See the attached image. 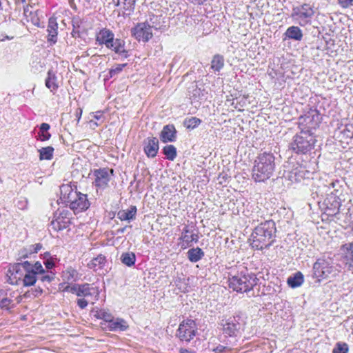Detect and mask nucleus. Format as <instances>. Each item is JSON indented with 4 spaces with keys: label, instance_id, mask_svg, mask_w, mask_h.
Returning <instances> with one entry per match:
<instances>
[{
    "label": "nucleus",
    "instance_id": "nucleus-12",
    "mask_svg": "<svg viewBox=\"0 0 353 353\" xmlns=\"http://www.w3.org/2000/svg\"><path fill=\"white\" fill-rule=\"evenodd\" d=\"M113 170L107 168H100L95 170L93 172L94 180L93 181L94 185L97 189L104 190L108 185V183L113 175Z\"/></svg>",
    "mask_w": 353,
    "mask_h": 353
},
{
    "label": "nucleus",
    "instance_id": "nucleus-30",
    "mask_svg": "<svg viewBox=\"0 0 353 353\" xmlns=\"http://www.w3.org/2000/svg\"><path fill=\"white\" fill-rule=\"evenodd\" d=\"M61 277L65 282H74L78 279V273L74 268L70 267L63 271Z\"/></svg>",
    "mask_w": 353,
    "mask_h": 353
},
{
    "label": "nucleus",
    "instance_id": "nucleus-27",
    "mask_svg": "<svg viewBox=\"0 0 353 353\" xmlns=\"http://www.w3.org/2000/svg\"><path fill=\"white\" fill-rule=\"evenodd\" d=\"M23 270H29L30 272H34L35 275L39 276L40 274L45 273V270L39 262H36L34 264H31L28 261L22 263Z\"/></svg>",
    "mask_w": 353,
    "mask_h": 353
},
{
    "label": "nucleus",
    "instance_id": "nucleus-46",
    "mask_svg": "<svg viewBox=\"0 0 353 353\" xmlns=\"http://www.w3.org/2000/svg\"><path fill=\"white\" fill-rule=\"evenodd\" d=\"M54 276L52 272H48L46 274L45 273L40 274L39 276H38V279H41L43 282H50L54 279Z\"/></svg>",
    "mask_w": 353,
    "mask_h": 353
},
{
    "label": "nucleus",
    "instance_id": "nucleus-4",
    "mask_svg": "<svg viewBox=\"0 0 353 353\" xmlns=\"http://www.w3.org/2000/svg\"><path fill=\"white\" fill-rule=\"evenodd\" d=\"M229 288L237 292H249L256 285L257 278L248 270L229 277Z\"/></svg>",
    "mask_w": 353,
    "mask_h": 353
},
{
    "label": "nucleus",
    "instance_id": "nucleus-47",
    "mask_svg": "<svg viewBox=\"0 0 353 353\" xmlns=\"http://www.w3.org/2000/svg\"><path fill=\"white\" fill-rule=\"evenodd\" d=\"M88 301H89L88 299H85L84 298H81V299H77V305L81 309H84L87 307V305L88 304Z\"/></svg>",
    "mask_w": 353,
    "mask_h": 353
},
{
    "label": "nucleus",
    "instance_id": "nucleus-42",
    "mask_svg": "<svg viewBox=\"0 0 353 353\" xmlns=\"http://www.w3.org/2000/svg\"><path fill=\"white\" fill-rule=\"evenodd\" d=\"M340 134L341 136L345 139H352L353 138V127L352 125H346L345 127L340 131Z\"/></svg>",
    "mask_w": 353,
    "mask_h": 353
},
{
    "label": "nucleus",
    "instance_id": "nucleus-11",
    "mask_svg": "<svg viewBox=\"0 0 353 353\" xmlns=\"http://www.w3.org/2000/svg\"><path fill=\"white\" fill-rule=\"evenodd\" d=\"M338 190H336V193L331 191L323 202L325 213L328 216H335L339 212L341 199L336 194Z\"/></svg>",
    "mask_w": 353,
    "mask_h": 353
},
{
    "label": "nucleus",
    "instance_id": "nucleus-5",
    "mask_svg": "<svg viewBox=\"0 0 353 353\" xmlns=\"http://www.w3.org/2000/svg\"><path fill=\"white\" fill-rule=\"evenodd\" d=\"M315 142L316 139L313 132L302 130L294 137L292 147L297 153L305 154L314 148Z\"/></svg>",
    "mask_w": 353,
    "mask_h": 353
},
{
    "label": "nucleus",
    "instance_id": "nucleus-61",
    "mask_svg": "<svg viewBox=\"0 0 353 353\" xmlns=\"http://www.w3.org/2000/svg\"><path fill=\"white\" fill-rule=\"evenodd\" d=\"M81 115H82V110L79 109L77 112V117L78 121L80 120Z\"/></svg>",
    "mask_w": 353,
    "mask_h": 353
},
{
    "label": "nucleus",
    "instance_id": "nucleus-37",
    "mask_svg": "<svg viewBox=\"0 0 353 353\" xmlns=\"http://www.w3.org/2000/svg\"><path fill=\"white\" fill-rule=\"evenodd\" d=\"M114 52L124 58H126L128 56V52L125 49L124 41L119 39H116V48Z\"/></svg>",
    "mask_w": 353,
    "mask_h": 353
},
{
    "label": "nucleus",
    "instance_id": "nucleus-41",
    "mask_svg": "<svg viewBox=\"0 0 353 353\" xmlns=\"http://www.w3.org/2000/svg\"><path fill=\"white\" fill-rule=\"evenodd\" d=\"M96 316L98 319L104 320L105 321L108 323V324L113 319L112 314L108 311H106L105 310H101L97 312Z\"/></svg>",
    "mask_w": 353,
    "mask_h": 353
},
{
    "label": "nucleus",
    "instance_id": "nucleus-38",
    "mask_svg": "<svg viewBox=\"0 0 353 353\" xmlns=\"http://www.w3.org/2000/svg\"><path fill=\"white\" fill-rule=\"evenodd\" d=\"M201 123V120L197 117H190L185 119L184 125L190 130H193L199 126Z\"/></svg>",
    "mask_w": 353,
    "mask_h": 353
},
{
    "label": "nucleus",
    "instance_id": "nucleus-6",
    "mask_svg": "<svg viewBox=\"0 0 353 353\" xmlns=\"http://www.w3.org/2000/svg\"><path fill=\"white\" fill-rule=\"evenodd\" d=\"M314 13L313 6L310 3H303L292 8L291 17L299 26H305L311 23Z\"/></svg>",
    "mask_w": 353,
    "mask_h": 353
},
{
    "label": "nucleus",
    "instance_id": "nucleus-26",
    "mask_svg": "<svg viewBox=\"0 0 353 353\" xmlns=\"http://www.w3.org/2000/svg\"><path fill=\"white\" fill-rule=\"evenodd\" d=\"M106 263L105 257L102 254H99L97 257L92 259L88 263V267L94 271H97L103 268Z\"/></svg>",
    "mask_w": 353,
    "mask_h": 353
},
{
    "label": "nucleus",
    "instance_id": "nucleus-60",
    "mask_svg": "<svg viewBox=\"0 0 353 353\" xmlns=\"http://www.w3.org/2000/svg\"><path fill=\"white\" fill-rule=\"evenodd\" d=\"M179 352L180 353H194V352H192V350H189L186 348H181L179 350Z\"/></svg>",
    "mask_w": 353,
    "mask_h": 353
},
{
    "label": "nucleus",
    "instance_id": "nucleus-20",
    "mask_svg": "<svg viewBox=\"0 0 353 353\" xmlns=\"http://www.w3.org/2000/svg\"><path fill=\"white\" fill-rule=\"evenodd\" d=\"M341 252L349 268H353V242L347 243L341 245Z\"/></svg>",
    "mask_w": 353,
    "mask_h": 353
},
{
    "label": "nucleus",
    "instance_id": "nucleus-8",
    "mask_svg": "<svg viewBox=\"0 0 353 353\" xmlns=\"http://www.w3.org/2000/svg\"><path fill=\"white\" fill-rule=\"evenodd\" d=\"M63 291L70 292L77 296L87 299L94 296V301L98 300L99 295L98 288L93 287L89 283L74 284L72 286L67 285Z\"/></svg>",
    "mask_w": 353,
    "mask_h": 353
},
{
    "label": "nucleus",
    "instance_id": "nucleus-64",
    "mask_svg": "<svg viewBox=\"0 0 353 353\" xmlns=\"http://www.w3.org/2000/svg\"><path fill=\"white\" fill-rule=\"evenodd\" d=\"M94 125H96V126L98 125L97 123H96V122L94 123Z\"/></svg>",
    "mask_w": 353,
    "mask_h": 353
},
{
    "label": "nucleus",
    "instance_id": "nucleus-34",
    "mask_svg": "<svg viewBox=\"0 0 353 353\" xmlns=\"http://www.w3.org/2000/svg\"><path fill=\"white\" fill-rule=\"evenodd\" d=\"M54 148L51 146L39 150L40 160H50L53 157Z\"/></svg>",
    "mask_w": 353,
    "mask_h": 353
},
{
    "label": "nucleus",
    "instance_id": "nucleus-45",
    "mask_svg": "<svg viewBox=\"0 0 353 353\" xmlns=\"http://www.w3.org/2000/svg\"><path fill=\"white\" fill-rule=\"evenodd\" d=\"M125 65L126 64H117L114 68L110 70L109 73L110 77H112L115 74L121 72Z\"/></svg>",
    "mask_w": 353,
    "mask_h": 353
},
{
    "label": "nucleus",
    "instance_id": "nucleus-62",
    "mask_svg": "<svg viewBox=\"0 0 353 353\" xmlns=\"http://www.w3.org/2000/svg\"><path fill=\"white\" fill-rule=\"evenodd\" d=\"M20 203H21V205H19V208L21 209L25 208L27 205V202L26 201H21V202H20Z\"/></svg>",
    "mask_w": 353,
    "mask_h": 353
},
{
    "label": "nucleus",
    "instance_id": "nucleus-44",
    "mask_svg": "<svg viewBox=\"0 0 353 353\" xmlns=\"http://www.w3.org/2000/svg\"><path fill=\"white\" fill-rule=\"evenodd\" d=\"M32 254L29 246L22 248L19 252L20 259L29 258Z\"/></svg>",
    "mask_w": 353,
    "mask_h": 353
},
{
    "label": "nucleus",
    "instance_id": "nucleus-28",
    "mask_svg": "<svg viewBox=\"0 0 353 353\" xmlns=\"http://www.w3.org/2000/svg\"><path fill=\"white\" fill-rule=\"evenodd\" d=\"M23 270L24 272H23V277L21 279L23 285L24 286L33 285L38 279V276L35 275L34 272H30L29 270Z\"/></svg>",
    "mask_w": 353,
    "mask_h": 353
},
{
    "label": "nucleus",
    "instance_id": "nucleus-10",
    "mask_svg": "<svg viewBox=\"0 0 353 353\" xmlns=\"http://www.w3.org/2000/svg\"><path fill=\"white\" fill-rule=\"evenodd\" d=\"M196 330L194 321L187 319L180 323L177 336L181 341L189 342L195 336Z\"/></svg>",
    "mask_w": 353,
    "mask_h": 353
},
{
    "label": "nucleus",
    "instance_id": "nucleus-2",
    "mask_svg": "<svg viewBox=\"0 0 353 353\" xmlns=\"http://www.w3.org/2000/svg\"><path fill=\"white\" fill-rule=\"evenodd\" d=\"M275 169V157L272 153L259 154L254 162L252 177L256 182L270 179Z\"/></svg>",
    "mask_w": 353,
    "mask_h": 353
},
{
    "label": "nucleus",
    "instance_id": "nucleus-24",
    "mask_svg": "<svg viewBox=\"0 0 353 353\" xmlns=\"http://www.w3.org/2000/svg\"><path fill=\"white\" fill-rule=\"evenodd\" d=\"M108 327L112 331H125L128 327L127 322L122 319H112L110 323L108 324Z\"/></svg>",
    "mask_w": 353,
    "mask_h": 353
},
{
    "label": "nucleus",
    "instance_id": "nucleus-56",
    "mask_svg": "<svg viewBox=\"0 0 353 353\" xmlns=\"http://www.w3.org/2000/svg\"><path fill=\"white\" fill-rule=\"evenodd\" d=\"M45 265L47 269L50 270L54 266V263L52 260H47L45 262Z\"/></svg>",
    "mask_w": 353,
    "mask_h": 353
},
{
    "label": "nucleus",
    "instance_id": "nucleus-19",
    "mask_svg": "<svg viewBox=\"0 0 353 353\" xmlns=\"http://www.w3.org/2000/svg\"><path fill=\"white\" fill-rule=\"evenodd\" d=\"M161 141L163 143L174 142L176 139V130L174 125H166L160 134Z\"/></svg>",
    "mask_w": 353,
    "mask_h": 353
},
{
    "label": "nucleus",
    "instance_id": "nucleus-16",
    "mask_svg": "<svg viewBox=\"0 0 353 353\" xmlns=\"http://www.w3.org/2000/svg\"><path fill=\"white\" fill-rule=\"evenodd\" d=\"M152 28L151 26L147 23H139L133 29V34L137 40L146 42L152 37Z\"/></svg>",
    "mask_w": 353,
    "mask_h": 353
},
{
    "label": "nucleus",
    "instance_id": "nucleus-53",
    "mask_svg": "<svg viewBox=\"0 0 353 353\" xmlns=\"http://www.w3.org/2000/svg\"><path fill=\"white\" fill-rule=\"evenodd\" d=\"M10 303H11L10 299H9L8 298H4L1 301V306L2 307H8Z\"/></svg>",
    "mask_w": 353,
    "mask_h": 353
},
{
    "label": "nucleus",
    "instance_id": "nucleus-1",
    "mask_svg": "<svg viewBox=\"0 0 353 353\" xmlns=\"http://www.w3.org/2000/svg\"><path fill=\"white\" fill-rule=\"evenodd\" d=\"M276 233L273 221H266L257 225L251 234V245L256 250H263L272 245Z\"/></svg>",
    "mask_w": 353,
    "mask_h": 353
},
{
    "label": "nucleus",
    "instance_id": "nucleus-13",
    "mask_svg": "<svg viewBox=\"0 0 353 353\" xmlns=\"http://www.w3.org/2000/svg\"><path fill=\"white\" fill-rule=\"evenodd\" d=\"M71 212L67 209H59L54 214V219L52 221L51 225L55 230L65 229L70 224Z\"/></svg>",
    "mask_w": 353,
    "mask_h": 353
},
{
    "label": "nucleus",
    "instance_id": "nucleus-35",
    "mask_svg": "<svg viewBox=\"0 0 353 353\" xmlns=\"http://www.w3.org/2000/svg\"><path fill=\"white\" fill-rule=\"evenodd\" d=\"M121 260L123 264L130 267L134 264L136 256L133 252H125L122 254Z\"/></svg>",
    "mask_w": 353,
    "mask_h": 353
},
{
    "label": "nucleus",
    "instance_id": "nucleus-43",
    "mask_svg": "<svg viewBox=\"0 0 353 353\" xmlns=\"http://www.w3.org/2000/svg\"><path fill=\"white\" fill-rule=\"evenodd\" d=\"M348 346L345 343H337L333 349V353H347Z\"/></svg>",
    "mask_w": 353,
    "mask_h": 353
},
{
    "label": "nucleus",
    "instance_id": "nucleus-25",
    "mask_svg": "<svg viewBox=\"0 0 353 353\" xmlns=\"http://www.w3.org/2000/svg\"><path fill=\"white\" fill-rule=\"evenodd\" d=\"M285 36L290 39L301 41L303 38V32L298 26H293L286 30Z\"/></svg>",
    "mask_w": 353,
    "mask_h": 353
},
{
    "label": "nucleus",
    "instance_id": "nucleus-54",
    "mask_svg": "<svg viewBox=\"0 0 353 353\" xmlns=\"http://www.w3.org/2000/svg\"><path fill=\"white\" fill-rule=\"evenodd\" d=\"M93 117L97 120H100L103 117V112L101 111H97L96 112L92 113Z\"/></svg>",
    "mask_w": 353,
    "mask_h": 353
},
{
    "label": "nucleus",
    "instance_id": "nucleus-63",
    "mask_svg": "<svg viewBox=\"0 0 353 353\" xmlns=\"http://www.w3.org/2000/svg\"><path fill=\"white\" fill-rule=\"evenodd\" d=\"M330 185H332V188H334V185H335V183L332 182V183H330Z\"/></svg>",
    "mask_w": 353,
    "mask_h": 353
},
{
    "label": "nucleus",
    "instance_id": "nucleus-33",
    "mask_svg": "<svg viewBox=\"0 0 353 353\" xmlns=\"http://www.w3.org/2000/svg\"><path fill=\"white\" fill-rule=\"evenodd\" d=\"M224 65V58L222 55L216 54L211 61V68L214 72H219Z\"/></svg>",
    "mask_w": 353,
    "mask_h": 353
},
{
    "label": "nucleus",
    "instance_id": "nucleus-14",
    "mask_svg": "<svg viewBox=\"0 0 353 353\" xmlns=\"http://www.w3.org/2000/svg\"><path fill=\"white\" fill-rule=\"evenodd\" d=\"M179 241L181 248L184 250L191 247L193 243H196L199 241V235L193 227L185 225L182 230Z\"/></svg>",
    "mask_w": 353,
    "mask_h": 353
},
{
    "label": "nucleus",
    "instance_id": "nucleus-15",
    "mask_svg": "<svg viewBox=\"0 0 353 353\" xmlns=\"http://www.w3.org/2000/svg\"><path fill=\"white\" fill-rule=\"evenodd\" d=\"M239 321V316H232L225 321L223 320L221 325L223 333L230 336H236L242 329V325Z\"/></svg>",
    "mask_w": 353,
    "mask_h": 353
},
{
    "label": "nucleus",
    "instance_id": "nucleus-57",
    "mask_svg": "<svg viewBox=\"0 0 353 353\" xmlns=\"http://www.w3.org/2000/svg\"><path fill=\"white\" fill-rule=\"evenodd\" d=\"M347 219L349 223L352 225V230H353V211L349 212Z\"/></svg>",
    "mask_w": 353,
    "mask_h": 353
},
{
    "label": "nucleus",
    "instance_id": "nucleus-31",
    "mask_svg": "<svg viewBox=\"0 0 353 353\" xmlns=\"http://www.w3.org/2000/svg\"><path fill=\"white\" fill-rule=\"evenodd\" d=\"M188 258L192 263H196L204 256L203 251L199 248H192L188 252Z\"/></svg>",
    "mask_w": 353,
    "mask_h": 353
},
{
    "label": "nucleus",
    "instance_id": "nucleus-51",
    "mask_svg": "<svg viewBox=\"0 0 353 353\" xmlns=\"http://www.w3.org/2000/svg\"><path fill=\"white\" fill-rule=\"evenodd\" d=\"M212 350L215 352H228L229 348L226 346L219 345L216 347L212 348Z\"/></svg>",
    "mask_w": 353,
    "mask_h": 353
},
{
    "label": "nucleus",
    "instance_id": "nucleus-49",
    "mask_svg": "<svg viewBox=\"0 0 353 353\" xmlns=\"http://www.w3.org/2000/svg\"><path fill=\"white\" fill-rule=\"evenodd\" d=\"M39 136L41 141H45L50 138L51 134L48 132L40 131L39 133Z\"/></svg>",
    "mask_w": 353,
    "mask_h": 353
},
{
    "label": "nucleus",
    "instance_id": "nucleus-22",
    "mask_svg": "<svg viewBox=\"0 0 353 353\" xmlns=\"http://www.w3.org/2000/svg\"><path fill=\"white\" fill-rule=\"evenodd\" d=\"M57 29L58 24L56 19L54 18H50L47 30L48 32V41L52 44H54L57 42Z\"/></svg>",
    "mask_w": 353,
    "mask_h": 353
},
{
    "label": "nucleus",
    "instance_id": "nucleus-39",
    "mask_svg": "<svg viewBox=\"0 0 353 353\" xmlns=\"http://www.w3.org/2000/svg\"><path fill=\"white\" fill-rule=\"evenodd\" d=\"M113 3L116 6H119L123 5V8L125 10H130L133 8V6L134 4V0H112Z\"/></svg>",
    "mask_w": 353,
    "mask_h": 353
},
{
    "label": "nucleus",
    "instance_id": "nucleus-21",
    "mask_svg": "<svg viewBox=\"0 0 353 353\" xmlns=\"http://www.w3.org/2000/svg\"><path fill=\"white\" fill-rule=\"evenodd\" d=\"M114 39V33L109 29L103 28L97 34L96 40L99 44H104L105 46H108V44L112 42Z\"/></svg>",
    "mask_w": 353,
    "mask_h": 353
},
{
    "label": "nucleus",
    "instance_id": "nucleus-29",
    "mask_svg": "<svg viewBox=\"0 0 353 353\" xmlns=\"http://www.w3.org/2000/svg\"><path fill=\"white\" fill-rule=\"evenodd\" d=\"M304 279L303 275L301 272H298L293 276L288 277L287 283L289 286L292 288H295L301 286L303 283Z\"/></svg>",
    "mask_w": 353,
    "mask_h": 353
},
{
    "label": "nucleus",
    "instance_id": "nucleus-3",
    "mask_svg": "<svg viewBox=\"0 0 353 353\" xmlns=\"http://www.w3.org/2000/svg\"><path fill=\"white\" fill-rule=\"evenodd\" d=\"M60 199L70 206L74 213L87 210L90 206L87 195L74 190L71 185L63 184L60 187Z\"/></svg>",
    "mask_w": 353,
    "mask_h": 353
},
{
    "label": "nucleus",
    "instance_id": "nucleus-23",
    "mask_svg": "<svg viewBox=\"0 0 353 353\" xmlns=\"http://www.w3.org/2000/svg\"><path fill=\"white\" fill-rule=\"evenodd\" d=\"M137 214V208L134 205L130 206L127 210H122L118 212L117 218L121 221H130L134 220Z\"/></svg>",
    "mask_w": 353,
    "mask_h": 353
},
{
    "label": "nucleus",
    "instance_id": "nucleus-58",
    "mask_svg": "<svg viewBox=\"0 0 353 353\" xmlns=\"http://www.w3.org/2000/svg\"><path fill=\"white\" fill-rule=\"evenodd\" d=\"M108 48L111 49L114 52L116 48V39H114L112 40V42H110V44H108V46H106Z\"/></svg>",
    "mask_w": 353,
    "mask_h": 353
},
{
    "label": "nucleus",
    "instance_id": "nucleus-50",
    "mask_svg": "<svg viewBox=\"0 0 353 353\" xmlns=\"http://www.w3.org/2000/svg\"><path fill=\"white\" fill-rule=\"evenodd\" d=\"M353 0H339V4L343 8H347L352 5Z\"/></svg>",
    "mask_w": 353,
    "mask_h": 353
},
{
    "label": "nucleus",
    "instance_id": "nucleus-7",
    "mask_svg": "<svg viewBox=\"0 0 353 353\" xmlns=\"http://www.w3.org/2000/svg\"><path fill=\"white\" fill-rule=\"evenodd\" d=\"M314 276L319 279H325L337 274V270L331 262L325 259H319L313 265Z\"/></svg>",
    "mask_w": 353,
    "mask_h": 353
},
{
    "label": "nucleus",
    "instance_id": "nucleus-59",
    "mask_svg": "<svg viewBox=\"0 0 353 353\" xmlns=\"http://www.w3.org/2000/svg\"><path fill=\"white\" fill-rule=\"evenodd\" d=\"M42 293V290L41 288L36 289L33 292L34 296H38Z\"/></svg>",
    "mask_w": 353,
    "mask_h": 353
},
{
    "label": "nucleus",
    "instance_id": "nucleus-32",
    "mask_svg": "<svg viewBox=\"0 0 353 353\" xmlns=\"http://www.w3.org/2000/svg\"><path fill=\"white\" fill-rule=\"evenodd\" d=\"M46 86L52 92L55 91L58 88L57 77L52 70H49L48 72V77L46 79Z\"/></svg>",
    "mask_w": 353,
    "mask_h": 353
},
{
    "label": "nucleus",
    "instance_id": "nucleus-52",
    "mask_svg": "<svg viewBox=\"0 0 353 353\" xmlns=\"http://www.w3.org/2000/svg\"><path fill=\"white\" fill-rule=\"evenodd\" d=\"M29 247H30L32 254L37 253L38 251L40 250L41 249V248H42L41 245L39 244V243L34 244V245H29Z\"/></svg>",
    "mask_w": 353,
    "mask_h": 353
},
{
    "label": "nucleus",
    "instance_id": "nucleus-48",
    "mask_svg": "<svg viewBox=\"0 0 353 353\" xmlns=\"http://www.w3.org/2000/svg\"><path fill=\"white\" fill-rule=\"evenodd\" d=\"M32 6H26L23 9V14L27 18L30 17L32 20V15L33 14V11L32 10Z\"/></svg>",
    "mask_w": 353,
    "mask_h": 353
},
{
    "label": "nucleus",
    "instance_id": "nucleus-18",
    "mask_svg": "<svg viewBox=\"0 0 353 353\" xmlns=\"http://www.w3.org/2000/svg\"><path fill=\"white\" fill-rule=\"evenodd\" d=\"M23 268L22 263L15 264L8 270V281L12 285H18L19 281H21L23 277Z\"/></svg>",
    "mask_w": 353,
    "mask_h": 353
},
{
    "label": "nucleus",
    "instance_id": "nucleus-40",
    "mask_svg": "<svg viewBox=\"0 0 353 353\" xmlns=\"http://www.w3.org/2000/svg\"><path fill=\"white\" fill-rule=\"evenodd\" d=\"M302 168H300L299 169L296 168L292 170L290 172L289 179L293 181H300L301 179L303 177V175L302 173L303 172V170H301Z\"/></svg>",
    "mask_w": 353,
    "mask_h": 353
},
{
    "label": "nucleus",
    "instance_id": "nucleus-55",
    "mask_svg": "<svg viewBox=\"0 0 353 353\" xmlns=\"http://www.w3.org/2000/svg\"><path fill=\"white\" fill-rule=\"evenodd\" d=\"M50 125L46 123H43L40 126V131L48 132L50 129Z\"/></svg>",
    "mask_w": 353,
    "mask_h": 353
},
{
    "label": "nucleus",
    "instance_id": "nucleus-9",
    "mask_svg": "<svg viewBox=\"0 0 353 353\" xmlns=\"http://www.w3.org/2000/svg\"><path fill=\"white\" fill-rule=\"evenodd\" d=\"M320 121V114L316 110H312L299 118V128L301 130H308L309 132H312V130L319 126Z\"/></svg>",
    "mask_w": 353,
    "mask_h": 353
},
{
    "label": "nucleus",
    "instance_id": "nucleus-17",
    "mask_svg": "<svg viewBox=\"0 0 353 353\" xmlns=\"http://www.w3.org/2000/svg\"><path fill=\"white\" fill-rule=\"evenodd\" d=\"M143 150L148 158H154L159 151V141L156 137H148L144 141Z\"/></svg>",
    "mask_w": 353,
    "mask_h": 353
},
{
    "label": "nucleus",
    "instance_id": "nucleus-36",
    "mask_svg": "<svg viewBox=\"0 0 353 353\" xmlns=\"http://www.w3.org/2000/svg\"><path fill=\"white\" fill-rule=\"evenodd\" d=\"M163 152L170 161H173L176 157V149L173 145H168L163 148Z\"/></svg>",
    "mask_w": 353,
    "mask_h": 353
}]
</instances>
